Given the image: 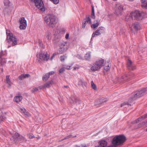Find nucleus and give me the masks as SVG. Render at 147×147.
Listing matches in <instances>:
<instances>
[{"label":"nucleus","mask_w":147,"mask_h":147,"mask_svg":"<svg viewBox=\"0 0 147 147\" xmlns=\"http://www.w3.org/2000/svg\"><path fill=\"white\" fill-rule=\"evenodd\" d=\"M55 73V72L54 71H51L50 72H49V73H48L49 74V76H50V75H53Z\"/></svg>","instance_id":"3c124183"},{"label":"nucleus","mask_w":147,"mask_h":147,"mask_svg":"<svg viewBox=\"0 0 147 147\" xmlns=\"http://www.w3.org/2000/svg\"><path fill=\"white\" fill-rule=\"evenodd\" d=\"M19 111L21 113H24V114L26 111V110L24 108H20Z\"/></svg>","instance_id":"37998d69"},{"label":"nucleus","mask_w":147,"mask_h":147,"mask_svg":"<svg viewBox=\"0 0 147 147\" xmlns=\"http://www.w3.org/2000/svg\"><path fill=\"white\" fill-rule=\"evenodd\" d=\"M100 68L98 67L97 65L96 64V62L93 64L92 67H91L90 69L91 70L93 71H97Z\"/></svg>","instance_id":"5701e85b"},{"label":"nucleus","mask_w":147,"mask_h":147,"mask_svg":"<svg viewBox=\"0 0 147 147\" xmlns=\"http://www.w3.org/2000/svg\"><path fill=\"white\" fill-rule=\"evenodd\" d=\"M91 55L89 53H87L85 56V58L86 60H90V59Z\"/></svg>","instance_id":"473e14b6"},{"label":"nucleus","mask_w":147,"mask_h":147,"mask_svg":"<svg viewBox=\"0 0 147 147\" xmlns=\"http://www.w3.org/2000/svg\"><path fill=\"white\" fill-rule=\"evenodd\" d=\"M68 48V46L65 44H62L58 51V54H61L65 52Z\"/></svg>","instance_id":"ddd939ff"},{"label":"nucleus","mask_w":147,"mask_h":147,"mask_svg":"<svg viewBox=\"0 0 147 147\" xmlns=\"http://www.w3.org/2000/svg\"><path fill=\"white\" fill-rule=\"evenodd\" d=\"M107 100H108L107 99L102 98L99 99L98 100L96 101L95 103V104L96 105L102 104L106 102L107 101Z\"/></svg>","instance_id":"dca6fc26"},{"label":"nucleus","mask_w":147,"mask_h":147,"mask_svg":"<svg viewBox=\"0 0 147 147\" xmlns=\"http://www.w3.org/2000/svg\"><path fill=\"white\" fill-rule=\"evenodd\" d=\"M85 22L86 23H88L89 24H91L92 23L91 19L89 17L87 18L86 21H85Z\"/></svg>","instance_id":"79ce46f5"},{"label":"nucleus","mask_w":147,"mask_h":147,"mask_svg":"<svg viewBox=\"0 0 147 147\" xmlns=\"http://www.w3.org/2000/svg\"><path fill=\"white\" fill-rule=\"evenodd\" d=\"M22 99V97L21 96H18L15 97L14 99V101L16 102L17 103H18L21 101Z\"/></svg>","instance_id":"b1692460"},{"label":"nucleus","mask_w":147,"mask_h":147,"mask_svg":"<svg viewBox=\"0 0 147 147\" xmlns=\"http://www.w3.org/2000/svg\"><path fill=\"white\" fill-rule=\"evenodd\" d=\"M127 103V104L128 105H129V104H128V103Z\"/></svg>","instance_id":"0e129e2a"},{"label":"nucleus","mask_w":147,"mask_h":147,"mask_svg":"<svg viewBox=\"0 0 147 147\" xmlns=\"http://www.w3.org/2000/svg\"><path fill=\"white\" fill-rule=\"evenodd\" d=\"M123 10V5L119 3L116 4L115 12L117 16H119L121 15Z\"/></svg>","instance_id":"0eeeda50"},{"label":"nucleus","mask_w":147,"mask_h":147,"mask_svg":"<svg viewBox=\"0 0 147 147\" xmlns=\"http://www.w3.org/2000/svg\"><path fill=\"white\" fill-rule=\"evenodd\" d=\"M1 65H3L6 63V60L4 58H2V62H0Z\"/></svg>","instance_id":"a18cd8bd"},{"label":"nucleus","mask_w":147,"mask_h":147,"mask_svg":"<svg viewBox=\"0 0 147 147\" xmlns=\"http://www.w3.org/2000/svg\"><path fill=\"white\" fill-rule=\"evenodd\" d=\"M131 28H134L136 30H139L141 28L140 24L138 23H135L131 26Z\"/></svg>","instance_id":"6ab92c4d"},{"label":"nucleus","mask_w":147,"mask_h":147,"mask_svg":"<svg viewBox=\"0 0 147 147\" xmlns=\"http://www.w3.org/2000/svg\"><path fill=\"white\" fill-rule=\"evenodd\" d=\"M28 136L29 138L30 139H32L34 137V136H31L30 134H28Z\"/></svg>","instance_id":"603ef678"},{"label":"nucleus","mask_w":147,"mask_h":147,"mask_svg":"<svg viewBox=\"0 0 147 147\" xmlns=\"http://www.w3.org/2000/svg\"><path fill=\"white\" fill-rule=\"evenodd\" d=\"M65 139L64 138V140ZM63 140V139L62 140Z\"/></svg>","instance_id":"69168bd1"},{"label":"nucleus","mask_w":147,"mask_h":147,"mask_svg":"<svg viewBox=\"0 0 147 147\" xmlns=\"http://www.w3.org/2000/svg\"><path fill=\"white\" fill-rule=\"evenodd\" d=\"M53 58V56H52V57H51V60H52Z\"/></svg>","instance_id":"bf43d9fd"},{"label":"nucleus","mask_w":147,"mask_h":147,"mask_svg":"<svg viewBox=\"0 0 147 147\" xmlns=\"http://www.w3.org/2000/svg\"><path fill=\"white\" fill-rule=\"evenodd\" d=\"M147 115H145L141 116L140 117L138 118L137 119L135 120L134 121L132 122V123L133 124H135L138 123L139 121H140L144 120L146 118V116H147Z\"/></svg>","instance_id":"2eb2a0df"},{"label":"nucleus","mask_w":147,"mask_h":147,"mask_svg":"<svg viewBox=\"0 0 147 147\" xmlns=\"http://www.w3.org/2000/svg\"><path fill=\"white\" fill-rule=\"evenodd\" d=\"M13 138L14 139V140H16V142L19 141L20 139L21 140L25 139L24 137L21 136H20L18 134L16 133L14 134Z\"/></svg>","instance_id":"4468645a"},{"label":"nucleus","mask_w":147,"mask_h":147,"mask_svg":"<svg viewBox=\"0 0 147 147\" xmlns=\"http://www.w3.org/2000/svg\"><path fill=\"white\" fill-rule=\"evenodd\" d=\"M127 104V103L126 102H124L121 105V107H122L124 106V105H126Z\"/></svg>","instance_id":"5fc2aeb1"},{"label":"nucleus","mask_w":147,"mask_h":147,"mask_svg":"<svg viewBox=\"0 0 147 147\" xmlns=\"http://www.w3.org/2000/svg\"><path fill=\"white\" fill-rule=\"evenodd\" d=\"M54 83L53 81V80L49 81L43 85L42 88H49L50 86L51 85L53 84Z\"/></svg>","instance_id":"a211bd4d"},{"label":"nucleus","mask_w":147,"mask_h":147,"mask_svg":"<svg viewBox=\"0 0 147 147\" xmlns=\"http://www.w3.org/2000/svg\"><path fill=\"white\" fill-rule=\"evenodd\" d=\"M91 83L92 88L95 90H96L97 89L96 87V85L94 83L93 81H92Z\"/></svg>","instance_id":"e433bc0d"},{"label":"nucleus","mask_w":147,"mask_h":147,"mask_svg":"<svg viewBox=\"0 0 147 147\" xmlns=\"http://www.w3.org/2000/svg\"><path fill=\"white\" fill-rule=\"evenodd\" d=\"M24 114L27 117H29L30 115V114L28 112H26V111Z\"/></svg>","instance_id":"8fccbe9b"},{"label":"nucleus","mask_w":147,"mask_h":147,"mask_svg":"<svg viewBox=\"0 0 147 147\" xmlns=\"http://www.w3.org/2000/svg\"><path fill=\"white\" fill-rule=\"evenodd\" d=\"M6 82L8 85V86L10 87L11 86V83L9 79V76H6Z\"/></svg>","instance_id":"7c9ffc66"},{"label":"nucleus","mask_w":147,"mask_h":147,"mask_svg":"<svg viewBox=\"0 0 147 147\" xmlns=\"http://www.w3.org/2000/svg\"><path fill=\"white\" fill-rule=\"evenodd\" d=\"M78 85L83 87L86 86L87 83L83 80H80L78 82Z\"/></svg>","instance_id":"bb28decb"},{"label":"nucleus","mask_w":147,"mask_h":147,"mask_svg":"<svg viewBox=\"0 0 147 147\" xmlns=\"http://www.w3.org/2000/svg\"><path fill=\"white\" fill-rule=\"evenodd\" d=\"M70 102L72 105H78L81 103V101L78 97L72 96L70 98Z\"/></svg>","instance_id":"9d476101"},{"label":"nucleus","mask_w":147,"mask_h":147,"mask_svg":"<svg viewBox=\"0 0 147 147\" xmlns=\"http://www.w3.org/2000/svg\"><path fill=\"white\" fill-rule=\"evenodd\" d=\"M134 75V74L132 73H126L124 75L121 77L120 79L121 81L125 82L129 81Z\"/></svg>","instance_id":"1a4fd4ad"},{"label":"nucleus","mask_w":147,"mask_h":147,"mask_svg":"<svg viewBox=\"0 0 147 147\" xmlns=\"http://www.w3.org/2000/svg\"><path fill=\"white\" fill-rule=\"evenodd\" d=\"M30 75L29 74H23L20 75L19 77V80H22L24 78H28L30 77Z\"/></svg>","instance_id":"c85d7f7f"},{"label":"nucleus","mask_w":147,"mask_h":147,"mask_svg":"<svg viewBox=\"0 0 147 147\" xmlns=\"http://www.w3.org/2000/svg\"><path fill=\"white\" fill-rule=\"evenodd\" d=\"M91 17L92 18L94 19L95 18V16L94 15V7L92 6V11L91 15Z\"/></svg>","instance_id":"c9c22d12"},{"label":"nucleus","mask_w":147,"mask_h":147,"mask_svg":"<svg viewBox=\"0 0 147 147\" xmlns=\"http://www.w3.org/2000/svg\"><path fill=\"white\" fill-rule=\"evenodd\" d=\"M147 125V121L146 122H144L141 123L140 124L138 125V127L139 128L140 127L142 126H146V125Z\"/></svg>","instance_id":"72a5a7b5"},{"label":"nucleus","mask_w":147,"mask_h":147,"mask_svg":"<svg viewBox=\"0 0 147 147\" xmlns=\"http://www.w3.org/2000/svg\"><path fill=\"white\" fill-rule=\"evenodd\" d=\"M99 20H97L94 21V23L92 24L91 26V27L93 29H95L99 25Z\"/></svg>","instance_id":"393cba45"},{"label":"nucleus","mask_w":147,"mask_h":147,"mask_svg":"<svg viewBox=\"0 0 147 147\" xmlns=\"http://www.w3.org/2000/svg\"><path fill=\"white\" fill-rule=\"evenodd\" d=\"M86 22H84L82 24V28H84L85 27V26H86Z\"/></svg>","instance_id":"864d4df0"},{"label":"nucleus","mask_w":147,"mask_h":147,"mask_svg":"<svg viewBox=\"0 0 147 147\" xmlns=\"http://www.w3.org/2000/svg\"><path fill=\"white\" fill-rule=\"evenodd\" d=\"M31 1L33 2L35 4L36 6L42 11H45L43 3L41 0H30Z\"/></svg>","instance_id":"6e6552de"},{"label":"nucleus","mask_w":147,"mask_h":147,"mask_svg":"<svg viewBox=\"0 0 147 147\" xmlns=\"http://www.w3.org/2000/svg\"><path fill=\"white\" fill-rule=\"evenodd\" d=\"M71 66L69 65H65L64 67L65 69H70Z\"/></svg>","instance_id":"09e8293b"},{"label":"nucleus","mask_w":147,"mask_h":147,"mask_svg":"<svg viewBox=\"0 0 147 147\" xmlns=\"http://www.w3.org/2000/svg\"><path fill=\"white\" fill-rule=\"evenodd\" d=\"M37 60L39 63L43 61H47L49 59V55L47 53L39 52L37 54Z\"/></svg>","instance_id":"7ed1b4c3"},{"label":"nucleus","mask_w":147,"mask_h":147,"mask_svg":"<svg viewBox=\"0 0 147 147\" xmlns=\"http://www.w3.org/2000/svg\"><path fill=\"white\" fill-rule=\"evenodd\" d=\"M134 19L132 13L127 14L125 20L127 21H130Z\"/></svg>","instance_id":"412c9836"},{"label":"nucleus","mask_w":147,"mask_h":147,"mask_svg":"<svg viewBox=\"0 0 147 147\" xmlns=\"http://www.w3.org/2000/svg\"><path fill=\"white\" fill-rule=\"evenodd\" d=\"M69 87L67 86H65L63 87V88H68Z\"/></svg>","instance_id":"4d7b16f0"},{"label":"nucleus","mask_w":147,"mask_h":147,"mask_svg":"<svg viewBox=\"0 0 147 147\" xmlns=\"http://www.w3.org/2000/svg\"><path fill=\"white\" fill-rule=\"evenodd\" d=\"M78 67H74V70H75L77 69H78Z\"/></svg>","instance_id":"13d9d810"},{"label":"nucleus","mask_w":147,"mask_h":147,"mask_svg":"<svg viewBox=\"0 0 147 147\" xmlns=\"http://www.w3.org/2000/svg\"><path fill=\"white\" fill-rule=\"evenodd\" d=\"M49 74L48 73L45 74V75L43 76L42 80L43 81H46L49 77Z\"/></svg>","instance_id":"f704fd0d"},{"label":"nucleus","mask_w":147,"mask_h":147,"mask_svg":"<svg viewBox=\"0 0 147 147\" xmlns=\"http://www.w3.org/2000/svg\"><path fill=\"white\" fill-rule=\"evenodd\" d=\"M125 140V138L124 135H117L114 138L112 141L113 145H111L107 147H116V146L122 144Z\"/></svg>","instance_id":"f257e3e1"},{"label":"nucleus","mask_w":147,"mask_h":147,"mask_svg":"<svg viewBox=\"0 0 147 147\" xmlns=\"http://www.w3.org/2000/svg\"><path fill=\"white\" fill-rule=\"evenodd\" d=\"M105 28L101 27L99 28L94 32H93L92 35V38L94 37L95 36H99L104 32Z\"/></svg>","instance_id":"f8f14e48"},{"label":"nucleus","mask_w":147,"mask_h":147,"mask_svg":"<svg viewBox=\"0 0 147 147\" xmlns=\"http://www.w3.org/2000/svg\"><path fill=\"white\" fill-rule=\"evenodd\" d=\"M146 115H147V116H146V117H147V114H146Z\"/></svg>","instance_id":"e2e57ef3"},{"label":"nucleus","mask_w":147,"mask_h":147,"mask_svg":"<svg viewBox=\"0 0 147 147\" xmlns=\"http://www.w3.org/2000/svg\"><path fill=\"white\" fill-rule=\"evenodd\" d=\"M65 139L64 138V140ZM63 140V139L62 140Z\"/></svg>","instance_id":"338daca9"},{"label":"nucleus","mask_w":147,"mask_h":147,"mask_svg":"<svg viewBox=\"0 0 147 147\" xmlns=\"http://www.w3.org/2000/svg\"><path fill=\"white\" fill-rule=\"evenodd\" d=\"M20 22V28L21 29H24L26 28L27 26L26 20L24 17H22L19 20Z\"/></svg>","instance_id":"9b49d317"},{"label":"nucleus","mask_w":147,"mask_h":147,"mask_svg":"<svg viewBox=\"0 0 147 147\" xmlns=\"http://www.w3.org/2000/svg\"><path fill=\"white\" fill-rule=\"evenodd\" d=\"M44 20L47 24L51 27H54L57 22L56 17L53 14L48 15L45 17Z\"/></svg>","instance_id":"f03ea898"},{"label":"nucleus","mask_w":147,"mask_h":147,"mask_svg":"<svg viewBox=\"0 0 147 147\" xmlns=\"http://www.w3.org/2000/svg\"><path fill=\"white\" fill-rule=\"evenodd\" d=\"M38 88L37 87H35L32 90V92H36L37 91H38Z\"/></svg>","instance_id":"de8ad7c7"},{"label":"nucleus","mask_w":147,"mask_h":147,"mask_svg":"<svg viewBox=\"0 0 147 147\" xmlns=\"http://www.w3.org/2000/svg\"><path fill=\"white\" fill-rule=\"evenodd\" d=\"M74 147H87L86 145H81L80 146L76 145L74 146Z\"/></svg>","instance_id":"49530a36"},{"label":"nucleus","mask_w":147,"mask_h":147,"mask_svg":"<svg viewBox=\"0 0 147 147\" xmlns=\"http://www.w3.org/2000/svg\"><path fill=\"white\" fill-rule=\"evenodd\" d=\"M69 34L68 33L65 36V38L67 39H68L69 38Z\"/></svg>","instance_id":"6e6d98bb"},{"label":"nucleus","mask_w":147,"mask_h":147,"mask_svg":"<svg viewBox=\"0 0 147 147\" xmlns=\"http://www.w3.org/2000/svg\"><path fill=\"white\" fill-rule=\"evenodd\" d=\"M142 3V7L147 8V0H141Z\"/></svg>","instance_id":"c756f323"},{"label":"nucleus","mask_w":147,"mask_h":147,"mask_svg":"<svg viewBox=\"0 0 147 147\" xmlns=\"http://www.w3.org/2000/svg\"><path fill=\"white\" fill-rule=\"evenodd\" d=\"M134 19L138 20H141L143 18L146 17L144 13L140 11H136L134 12H132Z\"/></svg>","instance_id":"423d86ee"},{"label":"nucleus","mask_w":147,"mask_h":147,"mask_svg":"<svg viewBox=\"0 0 147 147\" xmlns=\"http://www.w3.org/2000/svg\"><path fill=\"white\" fill-rule=\"evenodd\" d=\"M10 46H8V47H10Z\"/></svg>","instance_id":"052dcab7"},{"label":"nucleus","mask_w":147,"mask_h":147,"mask_svg":"<svg viewBox=\"0 0 147 147\" xmlns=\"http://www.w3.org/2000/svg\"><path fill=\"white\" fill-rule=\"evenodd\" d=\"M45 37L46 38L49 40L51 38V35L50 32L48 31L45 33Z\"/></svg>","instance_id":"cd10ccee"},{"label":"nucleus","mask_w":147,"mask_h":147,"mask_svg":"<svg viewBox=\"0 0 147 147\" xmlns=\"http://www.w3.org/2000/svg\"><path fill=\"white\" fill-rule=\"evenodd\" d=\"M107 143L106 141L102 140L99 141V145L97 147H105L107 146Z\"/></svg>","instance_id":"aec40b11"},{"label":"nucleus","mask_w":147,"mask_h":147,"mask_svg":"<svg viewBox=\"0 0 147 147\" xmlns=\"http://www.w3.org/2000/svg\"><path fill=\"white\" fill-rule=\"evenodd\" d=\"M2 52H0V62H2V58H4Z\"/></svg>","instance_id":"4c0bfd02"},{"label":"nucleus","mask_w":147,"mask_h":147,"mask_svg":"<svg viewBox=\"0 0 147 147\" xmlns=\"http://www.w3.org/2000/svg\"><path fill=\"white\" fill-rule=\"evenodd\" d=\"M146 131H147V128L146 129Z\"/></svg>","instance_id":"680f3d73"},{"label":"nucleus","mask_w":147,"mask_h":147,"mask_svg":"<svg viewBox=\"0 0 147 147\" xmlns=\"http://www.w3.org/2000/svg\"><path fill=\"white\" fill-rule=\"evenodd\" d=\"M127 66L128 69H129L134 70L135 68V66L133 65L131 61L129 59L127 62Z\"/></svg>","instance_id":"f3484780"},{"label":"nucleus","mask_w":147,"mask_h":147,"mask_svg":"<svg viewBox=\"0 0 147 147\" xmlns=\"http://www.w3.org/2000/svg\"><path fill=\"white\" fill-rule=\"evenodd\" d=\"M10 3L9 1V0H5L4 1V4L5 5L8 6Z\"/></svg>","instance_id":"58836bf2"},{"label":"nucleus","mask_w":147,"mask_h":147,"mask_svg":"<svg viewBox=\"0 0 147 147\" xmlns=\"http://www.w3.org/2000/svg\"><path fill=\"white\" fill-rule=\"evenodd\" d=\"M76 137V136H73L71 135H69L66 136L64 138V139H68L69 138H74Z\"/></svg>","instance_id":"a19ab883"},{"label":"nucleus","mask_w":147,"mask_h":147,"mask_svg":"<svg viewBox=\"0 0 147 147\" xmlns=\"http://www.w3.org/2000/svg\"><path fill=\"white\" fill-rule=\"evenodd\" d=\"M7 40L9 43L11 44V46H14L17 45V40L16 37L13 36L11 33H8L6 32Z\"/></svg>","instance_id":"20e7f679"},{"label":"nucleus","mask_w":147,"mask_h":147,"mask_svg":"<svg viewBox=\"0 0 147 147\" xmlns=\"http://www.w3.org/2000/svg\"><path fill=\"white\" fill-rule=\"evenodd\" d=\"M64 68V67H63L60 69L59 71V73H61L65 71Z\"/></svg>","instance_id":"c03bdc74"},{"label":"nucleus","mask_w":147,"mask_h":147,"mask_svg":"<svg viewBox=\"0 0 147 147\" xmlns=\"http://www.w3.org/2000/svg\"><path fill=\"white\" fill-rule=\"evenodd\" d=\"M145 93H147V88H144L140 90L134 92L133 93V96L132 98L133 99H135L141 97Z\"/></svg>","instance_id":"39448f33"},{"label":"nucleus","mask_w":147,"mask_h":147,"mask_svg":"<svg viewBox=\"0 0 147 147\" xmlns=\"http://www.w3.org/2000/svg\"><path fill=\"white\" fill-rule=\"evenodd\" d=\"M67 57L65 55L61 56L60 57V60L61 61H63Z\"/></svg>","instance_id":"ea45409f"},{"label":"nucleus","mask_w":147,"mask_h":147,"mask_svg":"<svg viewBox=\"0 0 147 147\" xmlns=\"http://www.w3.org/2000/svg\"><path fill=\"white\" fill-rule=\"evenodd\" d=\"M6 117L4 114L1 112L0 113V122L4 121Z\"/></svg>","instance_id":"2f4dec72"},{"label":"nucleus","mask_w":147,"mask_h":147,"mask_svg":"<svg viewBox=\"0 0 147 147\" xmlns=\"http://www.w3.org/2000/svg\"><path fill=\"white\" fill-rule=\"evenodd\" d=\"M104 60L103 59H100L98 60L95 62L97 65L98 67L100 69L102 67L103 64L104 63Z\"/></svg>","instance_id":"4be33fe9"},{"label":"nucleus","mask_w":147,"mask_h":147,"mask_svg":"<svg viewBox=\"0 0 147 147\" xmlns=\"http://www.w3.org/2000/svg\"><path fill=\"white\" fill-rule=\"evenodd\" d=\"M104 69L107 71L109 70L111 66V65L109 62H107V63H106L104 64Z\"/></svg>","instance_id":"a878e982"}]
</instances>
